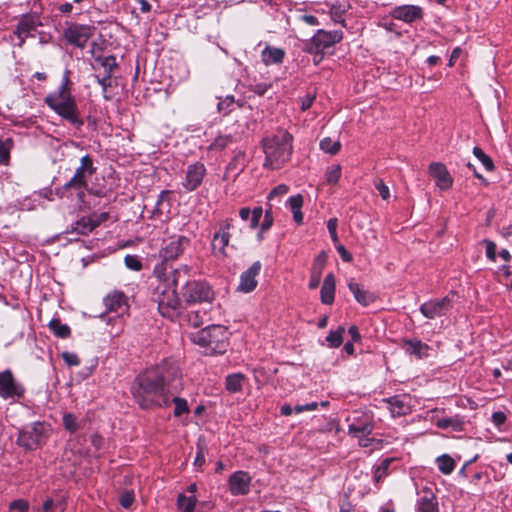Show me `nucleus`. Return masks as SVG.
I'll list each match as a JSON object with an SVG mask.
<instances>
[{
    "mask_svg": "<svg viewBox=\"0 0 512 512\" xmlns=\"http://www.w3.org/2000/svg\"><path fill=\"white\" fill-rule=\"evenodd\" d=\"M341 177V166L338 164L327 167L325 172L326 182L328 184H336Z\"/></svg>",
    "mask_w": 512,
    "mask_h": 512,
    "instance_id": "a18cd8bd",
    "label": "nucleus"
},
{
    "mask_svg": "<svg viewBox=\"0 0 512 512\" xmlns=\"http://www.w3.org/2000/svg\"><path fill=\"white\" fill-rule=\"evenodd\" d=\"M13 147V141L10 138L0 139V165H8L10 160V151Z\"/></svg>",
    "mask_w": 512,
    "mask_h": 512,
    "instance_id": "79ce46f5",
    "label": "nucleus"
},
{
    "mask_svg": "<svg viewBox=\"0 0 512 512\" xmlns=\"http://www.w3.org/2000/svg\"><path fill=\"white\" fill-rule=\"evenodd\" d=\"M321 291V301L324 304L330 305L333 303L335 298V290H320Z\"/></svg>",
    "mask_w": 512,
    "mask_h": 512,
    "instance_id": "680f3d73",
    "label": "nucleus"
},
{
    "mask_svg": "<svg viewBox=\"0 0 512 512\" xmlns=\"http://www.w3.org/2000/svg\"><path fill=\"white\" fill-rule=\"evenodd\" d=\"M229 332L222 325H211L192 335V341L205 349L206 355L226 352L229 345Z\"/></svg>",
    "mask_w": 512,
    "mask_h": 512,
    "instance_id": "0eeeda50",
    "label": "nucleus"
},
{
    "mask_svg": "<svg viewBox=\"0 0 512 512\" xmlns=\"http://www.w3.org/2000/svg\"><path fill=\"white\" fill-rule=\"evenodd\" d=\"M473 154L474 156L482 163V165L485 167L488 171L494 170V163L490 156L485 154V152L480 147H474L473 148Z\"/></svg>",
    "mask_w": 512,
    "mask_h": 512,
    "instance_id": "37998d69",
    "label": "nucleus"
},
{
    "mask_svg": "<svg viewBox=\"0 0 512 512\" xmlns=\"http://www.w3.org/2000/svg\"><path fill=\"white\" fill-rule=\"evenodd\" d=\"M451 299L449 296L444 297L441 300H431L421 305L420 311L427 318H435L443 314L450 303Z\"/></svg>",
    "mask_w": 512,
    "mask_h": 512,
    "instance_id": "6ab92c4d",
    "label": "nucleus"
},
{
    "mask_svg": "<svg viewBox=\"0 0 512 512\" xmlns=\"http://www.w3.org/2000/svg\"><path fill=\"white\" fill-rule=\"evenodd\" d=\"M342 39L343 32L340 30L326 31L319 29L311 39L304 43L303 50L313 55L314 63L318 64L324 55Z\"/></svg>",
    "mask_w": 512,
    "mask_h": 512,
    "instance_id": "6e6552de",
    "label": "nucleus"
},
{
    "mask_svg": "<svg viewBox=\"0 0 512 512\" xmlns=\"http://www.w3.org/2000/svg\"><path fill=\"white\" fill-rule=\"evenodd\" d=\"M320 149L330 155L337 154L341 149L340 141H334L330 137H325L320 141Z\"/></svg>",
    "mask_w": 512,
    "mask_h": 512,
    "instance_id": "a19ab883",
    "label": "nucleus"
},
{
    "mask_svg": "<svg viewBox=\"0 0 512 512\" xmlns=\"http://www.w3.org/2000/svg\"><path fill=\"white\" fill-rule=\"evenodd\" d=\"M94 27L90 25L69 23L63 31L65 41L77 48L84 49L93 36Z\"/></svg>",
    "mask_w": 512,
    "mask_h": 512,
    "instance_id": "9d476101",
    "label": "nucleus"
},
{
    "mask_svg": "<svg viewBox=\"0 0 512 512\" xmlns=\"http://www.w3.org/2000/svg\"><path fill=\"white\" fill-rule=\"evenodd\" d=\"M429 173L434 179H436V185L441 190H448L452 187L453 178L443 163H431L429 166Z\"/></svg>",
    "mask_w": 512,
    "mask_h": 512,
    "instance_id": "dca6fc26",
    "label": "nucleus"
},
{
    "mask_svg": "<svg viewBox=\"0 0 512 512\" xmlns=\"http://www.w3.org/2000/svg\"><path fill=\"white\" fill-rule=\"evenodd\" d=\"M436 463L440 472L445 475H449L455 468L454 460L447 454L437 457Z\"/></svg>",
    "mask_w": 512,
    "mask_h": 512,
    "instance_id": "4c0bfd02",
    "label": "nucleus"
},
{
    "mask_svg": "<svg viewBox=\"0 0 512 512\" xmlns=\"http://www.w3.org/2000/svg\"><path fill=\"white\" fill-rule=\"evenodd\" d=\"M374 185L383 200H387L390 197L389 187L384 183L382 179L376 180Z\"/></svg>",
    "mask_w": 512,
    "mask_h": 512,
    "instance_id": "5fc2aeb1",
    "label": "nucleus"
},
{
    "mask_svg": "<svg viewBox=\"0 0 512 512\" xmlns=\"http://www.w3.org/2000/svg\"><path fill=\"white\" fill-rule=\"evenodd\" d=\"M25 388L18 382L11 370L0 372V397L4 400L20 399L24 396Z\"/></svg>",
    "mask_w": 512,
    "mask_h": 512,
    "instance_id": "9b49d317",
    "label": "nucleus"
},
{
    "mask_svg": "<svg viewBox=\"0 0 512 512\" xmlns=\"http://www.w3.org/2000/svg\"><path fill=\"white\" fill-rule=\"evenodd\" d=\"M352 510H353V505L348 500V498L347 497L342 498L339 503V512H352Z\"/></svg>",
    "mask_w": 512,
    "mask_h": 512,
    "instance_id": "774afa93",
    "label": "nucleus"
},
{
    "mask_svg": "<svg viewBox=\"0 0 512 512\" xmlns=\"http://www.w3.org/2000/svg\"><path fill=\"white\" fill-rule=\"evenodd\" d=\"M97 168L94 165V160L91 155L86 154L80 159V165L76 168V171L72 178L66 182L62 187L56 188V194L61 198L65 197L67 192L71 189L80 191L78 196L82 198L84 196V189H87L89 194L96 196H104L105 194L98 189L88 188V178L91 177Z\"/></svg>",
    "mask_w": 512,
    "mask_h": 512,
    "instance_id": "423d86ee",
    "label": "nucleus"
},
{
    "mask_svg": "<svg viewBox=\"0 0 512 512\" xmlns=\"http://www.w3.org/2000/svg\"><path fill=\"white\" fill-rule=\"evenodd\" d=\"M337 225H338V220L336 218H331L327 222V229L329 231V234L331 236L333 243H335V244L339 243V239H338V235H337V231H336Z\"/></svg>",
    "mask_w": 512,
    "mask_h": 512,
    "instance_id": "6e6d98bb",
    "label": "nucleus"
},
{
    "mask_svg": "<svg viewBox=\"0 0 512 512\" xmlns=\"http://www.w3.org/2000/svg\"><path fill=\"white\" fill-rule=\"evenodd\" d=\"M298 19L299 21L309 26H317L320 24L318 18L314 15L302 14L298 17Z\"/></svg>",
    "mask_w": 512,
    "mask_h": 512,
    "instance_id": "052dcab7",
    "label": "nucleus"
},
{
    "mask_svg": "<svg viewBox=\"0 0 512 512\" xmlns=\"http://www.w3.org/2000/svg\"><path fill=\"white\" fill-rule=\"evenodd\" d=\"M45 438V426L41 422L26 425L19 431L17 442L26 450L38 448Z\"/></svg>",
    "mask_w": 512,
    "mask_h": 512,
    "instance_id": "1a4fd4ad",
    "label": "nucleus"
},
{
    "mask_svg": "<svg viewBox=\"0 0 512 512\" xmlns=\"http://www.w3.org/2000/svg\"><path fill=\"white\" fill-rule=\"evenodd\" d=\"M11 511L27 512L29 509V503L24 499H17L9 504Z\"/></svg>",
    "mask_w": 512,
    "mask_h": 512,
    "instance_id": "603ef678",
    "label": "nucleus"
},
{
    "mask_svg": "<svg viewBox=\"0 0 512 512\" xmlns=\"http://www.w3.org/2000/svg\"><path fill=\"white\" fill-rule=\"evenodd\" d=\"M95 224L93 222V218H81L80 220L76 221L73 226V231L77 232L78 234L82 235H88L90 232H92L95 229Z\"/></svg>",
    "mask_w": 512,
    "mask_h": 512,
    "instance_id": "c9c22d12",
    "label": "nucleus"
},
{
    "mask_svg": "<svg viewBox=\"0 0 512 512\" xmlns=\"http://www.w3.org/2000/svg\"><path fill=\"white\" fill-rule=\"evenodd\" d=\"M70 71L65 70L61 83L57 90L48 93L44 98V103L63 120L76 128L84 125L77 101L71 91Z\"/></svg>",
    "mask_w": 512,
    "mask_h": 512,
    "instance_id": "7ed1b4c3",
    "label": "nucleus"
},
{
    "mask_svg": "<svg viewBox=\"0 0 512 512\" xmlns=\"http://www.w3.org/2000/svg\"><path fill=\"white\" fill-rule=\"evenodd\" d=\"M349 421L348 434L352 437L361 436L362 434H371L374 430L373 416L369 413H358Z\"/></svg>",
    "mask_w": 512,
    "mask_h": 512,
    "instance_id": "ddd939ff",
    "label": "nucleus"
},
{
    "mask_svg": "<svg viewBox=\"0 0 512 512\" xmlns=\"http://www.w3.org/2000/svg\"><path fill=\"white\" fill-rule=\"evenodd\" d=\"M234 103V96L228 95L218 102L217 109L220 113L227 115L234 109Z\"/></svg>",
    "mask_w": 512,
    "mask_h": 512,
    "instance_id": "49530a36",
    "label": "nucleus"
},
{
    "mask_svg": "<svg viewBox=\"0 0 512 512\" xmlns=\"http://www.w3.org/2000/svg\"><path fill=\"white\" fill-rule=\"evenodd\" d=\"M435 425L439 429H451L460 432L463 430L464 421L458 415L437 419Z\"/></svg>",
    "mask_w": 512,
    "mask_h": 512,
    "instance_id": "a878e982",
    "label": "nucleus"
},
{
    "mask_svg": "<svg viewBox=\"0 0 512 512\" xmlns=\"http://www.w3.org/2000/svg\"><path fill=\"white\" fill-rule=\"evenodd\" d=\"M318 407V403L317 402H311V403H307V404H304V405H295L293 407V410H294V413L295 414H300L302 412H305V411H314L316 410Z\"/></svg>",
    "mask_w": 512,
    "mask_h": 512,
    "instance_id": "bf43d9fd",
    "label": "nucleus"
},
{
    "mask_svg": "<svg viewBox=\"0 0 512 512\" xmlns=\"http://www.w3.org/2000/svg\"><path fill=\"white\" fill-rule=\"evenodd\" d=\"M235 142H237V138L232 134H220L210 144L209 149L213 151H222Z\"/></svg>",
    "mask_w": 512,
    "mask_h": 512,
    "instance_id": "7c9ffc66",
    "label": "nucleus"
},
{
    "mask_svg": "<svg viewBox=\"0 0 512 512\" xmlns=\"http://www.w3.org/2000/svg\"><path fill=\"white\" fill-rule=\"evenodd\" d=\"M63 427L70 434L76 433L79 429H81L82 425L76 415L73 413H65L62 418Z\"/></svg>",
    "mask_w": 512,
    "mask_h": 512,
    "instance_id": "f704fd0d",
    "label": "nucleus"
},
{
    "mask_svg": "<svg viewBox=\"0 0 512 512\" xmlns=\"http://www.w3.org/2000/svg\"><path fill=\"white\" fill-rule=\"evenodd\" d=\"M50 330L58 338H68L71 334V329L67 324H63L60 319L53 318L48 324Z\"/></svg>",
    "mask_w": 512,
    "mask_h": 512,
    "instance_id": "2f4dec72",
    "label": "nucleus"
},
{
    "mask_svg": "<svg viewBox=\"0 0 512 512\" xmlns=\"http://www.w3.org/2000/svg\"><path fill=\"white\" fill-rule=\"evenodd\" d=\"M120 504L124 508H129L134 501V493L132 491H125L120 495Z\"/></svg>",
    "mask_w": 512,
    "mask_h": 512,
    "instance_id": "13d9d810",
    "label": "nucleus"
},
{
    "mask_svg": "<svg viewBox=\"0 0 512 512\" xmlns=\"http://www.w3.org/2000/svg\"><path fill=\"white\" fill-rule=\"evenodd\" d=\"M212 299L213 290H161L157 296L158 310L162 316L173 319L192 304Z\"/></svg>",
    "mask_w": 512,
    "mask_h": 512,
    "instance_id": "20e7f679",
    "label": "nucleus"
},
{
    "mask_svg": "<svg viewBox=\"0 0 512 512\" xmlns=\"http://www.w3.org/2000/svg\"><path fill=\"white\" fill-rule=\"evenodd\" d=\"M265 154L263 167L271 170L280 169L291 158L293 153V136L288 131H279L261 141Z\"/></svg>",
    "mask_w": 512,
    "mask_h": 512,
    "instance_id": "39448f33",
    "label": "nucleus"
},
{
    "mask_svg": "<svg viewBox=\"0 0 512 512\" xmlns=\"http://www.w3.org/2000/svg\"><path fill=\"white\" fill-rule=\"evenodd\" d=\"M245 380V375L242 373H233L229 374L225 378V387L226 390L230 393H238L243 388V382Z\"/></svg>",
    "mask_w": 512,
    "mask_h": 512,
    "instance_id": "c85d7f7f",
    "label": "nucleus"
},
{
    "mask_svg": "<svg viewBox=\"0 0 512 512\" xmlns=\"http://www.w3.org/2000/svg\"><path fill=\"white\" fill-rule=\"evenodd\" d=\"M390 16L395 20H400L411 24L423 19V9L417 5H400L390 11Z\"/></svg>",
    "mask_w": 512,
    "mask_h": 512,
    "instance_id": "4468645a",
    "label": "nucleus"
},
{
    "mask_svg": "<svg viewBox=\"0 0 512 512\" xmlns=\"http://www.w3.org/2000/svg\"><path fill=\"white\" fill-rule=\"evenodd\" d=\"M205 174H206V168L203 163L195 162V163L188 165L186 174H185V180L182 183L183 187L187 191L196 190L201 185Z\"/></svg>",
    "mask_w": 512,
    "mask_h": 512,
    "instance_id": "2eb2a0df",
    "label": "nucleus"
},
{
    "mask_svg": "<svg viewBox=\"0 0 512 512\" xmlns=\"http://www.w3.org/2000/svg\"><path fill=\"white\" fill-rule=\"evenodd\" d=\"M180 377L175 361L165 359L140 373L131 386V393L141 409L167 407L170 404L172 383Z\"/></svg>",
    "mask_w": 512,
    "mask_h": 512,
    "instance_id": "f257e3e1",
    "label": "nucleus"
},
{
    "mask_svg": "<svg viewBox=\"0 0 512 512\" xmlns=\"http://www.w3.org/2000/svg\"><path fill=\"white\" fill-rule=\"evenodd\" d=\"M285 58L282 48L267 45L261 52V60L266 65L281 64Z\"/></svg>",
    "mask_w": 512,
    "mask_h": 512,
    "instance_id": "5701e85b",
    "label": "nucleus"
},
{
    "mask_svg": "<svg viewBox=\"0 0 512 512\" xmlns=\"http://www.w3.org/2000/svg\"><path fill=\"white\" fill-rule=\"evenodd\" d=\"M263 214L262 207H255L252 211L248 207H243L239 210V216L242 220L250 219V228L255 229L258 227L260 219Z\"/></svg>",
    "mask_w": 512,
    "mask_h": 512,
    "instance_id": "bb28decb",
    "label": "nucleus"
},
{
    "mask_svg": "<svg viewBox=\"0 0 512 512\" xmlns=\"http://www.w3.org/2000/svg\"><path fill=\"white\" fill-rule=\"evenodd\" d=\"M228 482L233 495H245L250 490L251 477L245 471H236L229 477Z\"/></svg>",
    "mask_w": 512,
    "mask_h": 512,
    "instance_id": "f3484780",
    "label": "nucleus"
},
{
    "mask_svg": "<svg viewBox=\"0 0 512 512\" xmlns=\"http://www.w3.org/2000/svg\"><path fill=\"white\" fill-rule=\"evenodd\" d=\"M392 462V458H385L377 467H375L373 475L375 482H380L389 474V467Z\"/></svg>",
    "mask_w": 512,
    "mask_h": 512,
    "instance_id": "ea45409f",
    "label": "nucleus"
},
{
    "mask_svg": "<svg viewBox=\"0 0 512 512\" xmlns=\"http://www.w3.org/2000/svg\"><path fill=\"white\" fill-rule=\"evenodd\" d=\"M124 263L127 268L133 271H140L142 269V262L136 255H126L124 258Z\"/></svg>",
    "mask_w": 512,
    "mask_h": 512,
    "instance_id": "8fccbe9b",
    "label": "nucleus"
},
{
    "mask_svg": "<svg viewBox=\"0 0 512 512\" xmlns=\"http://www.w3.org/2000/svg\"><path fill=\"white\" fill-rule=\"evenodd\" d=\"M171 401L175 405L174 415L176 417H179V416L189 412L187 401L184 398L173 397Z\"/></svg>",
    "mask_w": 512,
    "mask_h": 512,
    "instance_id": "de8ad7c7",
    "label": "nucleus"
},
{
    "mask_svg": "<svg viewBox=\"0 0 512 512\" xmlns=\"http://www.w3.org/2000/svg\"><path fill=\"white\" fill-rule=\"evenodd\" d=\"M416 512H439V505L436 496L432 491L427 490L424 492L416 502Z\"/></svg>",
    "mask_w": 512,
    "mask_h": 512,
    "instance_id": "4be33fe9",
    "label": "nucleus"
},
{
    "mask_svg": "<svg viewBox=\"0 0 512 512\" xmlns=\"http://www.w3.org/2000/svg\"><path fill=\"white\" fill-rule=\"evenodd\" d=\"M111 77L112 76H109L108 74H103L102 77L96 76V81L101 86L102 92H103V97L106 100L111 99V97L109 95H107L108 88L112 87Z\"/></svg>",
    "mask_w": 512,
    "mask_h": 512,
    "instance_id": "09e8293b",
    "label": "nucleus"
},
{
    "mask_svg": "<svg viewBox=\"0 0 512 512\" xmlns=\"http://www.w3.org/2000/svg\"><path fill=\"white\" fill-rule=\"evenodd\" d=\"M61 357L69 367L80 365L79 357L75 353L65 351L61 354Z\"/></svg>",
    "mask_w": 512,
    "mask_h": 512,
    "instance_id": "864d4df0",
    "label": "nucleus"
},
{
    "mask_svg": "<svg viewBox=\"0 0 512 512\" xmlns=\"http://www.w3.org/2000/svg\"><path fill=\"white\" fill-rule=\"evenodd\" d=\"M260 270L261 263L259 261L254 262L249 269L242 273L238 288H256L258 284L256 276L259 275Z\"/></svg>",
    "mask_w": 512,
    "mask_h": 512,
    "instance_id": "393cba45",
    "label": "nucleus"
},
{
    "mask_svg": "<svg viewBox=\"0 0 512 512\" xmlns=\"http://www.w3.org/2000/svg\"><path fill=\"white\" fill-rule=\"evenodd\" d=\"M95 62L102 66L104 69V74H108L109 76H112L114 69L118 68L116 58L113 55L105 57L97 56L95 57Z\"/></svg>",
    "mask_w": 512,
    "mask_h": 512,
    "instance_id": "72a5a7b5",
    "label": "nucleus"
},
{
    "mask_svg": "<svg viewBox=\"0 0 512 512\" xmlns=\"http://www.w3.org/2000/svg\"><path fill=\"white\" fill-rule=\"evenodd\" d=\"M104 303L109 311L122 315L127 311V297L121 290H114L104 298Z\"/></svg>",
    "mask_w": 512,
    "mask_h": 512,
    "instance_id": "a211bd4d",
    "label": "nucleus"
},
{
    "mask_svg": "<svg viewBox=\"0 0 512 512\" xmlns=\"http://www.w3.org/2000/svg\"><path fill=\"white\" fill-rule=\"evenodd\" d=\"M190 243L189 238L180 235L172 237L170 241L160 250V256L164 262L156 265L154 274L165 288H172L182 286L185 288L188 285L187 269H173L165 262L174 260L179 257L185 247Z\"/></svg>",
    "mask_w": 512,
    "mask_h": 512,
    "instance_id": "f03ea898",
    "label": "nucleus"
},
{
    "mask_svg": "<svg viewBox=\"0 0 512 512\" xmlns=\"http://www.w3.org/2000/svg\"><path fill=\"white\" fill-rule=\"evenodd\" d=\"M197 503L195 495L186 496L180 494L177 499V504L182 512H193Z\"/></svg>",
    "mask_w": 512,
    "mask_h": 512,
    "instance_id": "58836bf2",
    "label": "nucleus"
},
{
    "mask_svg": "<svg viewBox=\"0 0 512 512\" xmlns=\"http://www.w3.org/2000/svg\"><path fill=\"white\" fill-rule=\"evenodd\" d=\"M404 346L406 352L415 355L418 359H424L429 357V351L431 348L418 339L405 340Z\"/></svg>",
    "mask_w": 512,
    "mask_h": 512,
    "instance_id": "b1692460",
    "label": "nucleus"
},
{
    "mask_svg": "<svg viewBox=\"0 0 512 512\" xmlns=\"http://www.w3.org/2000/svg\"><path fill=\"white\" fill-rule=\"evenodd\" d=\"M485 245H486V256L494 261L495 258H496V245L494 242L490 241V240H485Z\"/></svg>",
    "mask_w": 512,
    "mask_h": 512,
    "instance_id": "e2e57ef3",
    "label": "nucleus"
},
{
    "mask_svg": "<svg viewBox=\"0 0 512 512\" xmlns=\"http://www.w3.org/2000/svg\"><path fill=\"white\" fill-rule=\"evenodd\" d=\"M170 191L168 190H163L160 192L159 196H158V199H157V202H156V207H155V210L159 213H162L163 212V208H164V203L167 202V208H169L170 204H169V199H170Z\"/></svg>",
    "mask_w": 512,
    "mask_h": 512,
    "instance_id": "3c124183",
    "label": "nucleus"
},
{
    "mask_svg": "<svg viewBox=\"0 0 512 512\" xmlns=\"http://www.w3.org/2000/svg\"><path fill=\"white\" fill-rule=\"evenodd\" d=\"M218 226V230L213 235L211 246L215 255L225 257L227 255L225 249L231 237L230 230L234 229L233 220L225 219Z\"/></svg>",
    "mask_w": 512,
    "mask_h": 512,
    "instance_id": "f8f14e48",
    "label": "nucleus"
},
{
    "mask_svg": "<svg viewBox=\"0 0 512 512\" xmlns=\"http://www.w3.org/2000/svg\"><path fill=\"white\" fill-rule=\"evenodd\" d=\"M289 191V187L285 184H280L278 185L277 187H275L269 194V199H273L275 196H278V195H284L286 193H288Z\"/></svg>",
    "mask_w": 512,
    "mask_h": 512,
    "instance_id": "69168bd1",
    "label": "nucleus"
},
{
    "mask_svg": "<svg viewBox=\"0 0 512 512\" xmlns=\"http://www.w3.org/2000/svg\"><path fill=\"white\" fill-rule=\"evenodd\" d=\"M36 22L32 16H23L16 25L14 34L18 37V46L22 47L27 37L31 36V33L36 30Z\"/></svg>",
    "mask_w": 512,
    "mask_h": 512,
    "instance_id": "412c9836",
    "label": "nucleus"
},
{
    "mask_svg": "<svg viewBox=\"0 0 512 512\" xmlns=\"http://www.w3.org/2000/svg\"><path fill=\"white\" fill-rule=\"evenodd\" d=\"M288 205L293 213V219L297 224H302L303 222V214L301 212V208L303 206V197L300 194L291 196L288 199Z\"/></svg>",
    "mask_w": 512,
    "mask_h": 512,
    "instance_id": "c756f323",
    "label": "nucleus"
},
{
    "mask_svg": "<svg viewBox=\"0 0 512 512\" xmlns=\"http://www.w3.org/2000/svg\"><path fill=\"white\" fill-rule=\"evenodd\" d=\"M370 434H362L361 436H356L358 439V444L360 447H370L375 441L374 438L369 437Z\"/></svg>",
    "mask_w": 512,
    "mask_h": 512,
    "instance_id": "338daca9",
    "label": "nucleus"
},
{
    "mask_svg": "<svg viewBox=\"0 0 512 512\" xmlns=\"http://www.w3.org/2000/svg\"><path fill=\"white\" fill-rule=\"evenodd\" d=\"M245 167V153L243 151H237L233 159L227 165V172H234L235 174L240 173Z\"/></svg>",
    "mask_w": 512,
    "mask_h": 512,
    "instance_id": "e433bc0d",
    "label": "nucleus"
},
{
    "mask_svg": "<svg viewBox=\"0 0 512 512\" xmlns=\"http://www.w3.org/2000/svg\"><path fill=\"white\" fill-rule=\"evenodd\" d=\"M336 250L344 262H350L352 260L351 253L348 252L342 244L337 243Z\"/></svg>",
    "mask_w": 512,
    "mask_h": 512,
    "instance_id": "0e129e2a",
    "label": "nucleus"
},
{
    "mask_svg": "<svg viewBox=\"0 0 512 512\" xmlns=\"http://www.w3.org/2000/svg\"><path fill=\"white\" fill-rule=\"evenodd\" d=\"M344 327L340 326L335 331H330L326 337L329 347L337 348L342 344V334L344 333Z\"/></svg>",
    "mask_w": 512,
    "mask_h": 512,
    "instance_id": "c03bdc74",
    "label": "nucleus"
},
{
    "mask_svg": "<svg viewBox=\"0 0 512 512\" xmlns=\"http://www.w3.org/2000/svg\"><path fill=\"white\" fill-rule=\"evenodd\" d=\"M273 214L271 206L265 211L264 220L261 223V232L268 231L273 225Z\"/></svg>",
    "mask_w": 512,
    "mask_h": 512,
    "instance_id": "4d7b16f0",
    "label": "nucleus"
},
{
    "mask_svg": "<svg viewBox=\"0 0 512 512\" xmlns=\"http://www.w3.org/2000/svg\"><path fill=\"white\" fill-rule=\"evenodd\" d=\"M355 300L363 306L373 303L378 295L374 290H351Z\"/></svg>",
    "mask_w": 512,
    "mask_h": 512,
    "instance_id": "473e14b6",
    "label": "nucleus"
},
{
    "mask_svg": "<svg viewBox=\"0 0 512 512\" xmlns=\"http://www.w3.org/2000/svg\"><path fill=\"white\" fill-rule=\"evenodd\" d=\"M382 402L387 404V408L393 418L405 416L411 412V407L403 396L395 395L383 399Z\"/></svg>",
    "mask_w": 512,
    "mask_h": 512,
    "instance_id": "aec40b11",
    "label": "nucleus"
},
{
    "mask_svg": "<svg viewBox=\"0 0 512 512\" xmlns=\"http://www.w3.org/2000/svg\"><path fill=\"white\" fill-rule=\"evenodd\" d=\"M325 265V255H319L312 266L309 288H317L321 281L322 271Z\"/></svg>",
    "mask_w": 512,
    "mask_h": 512,
    "instance_id": "cd10ccee",
    "label": "nucleus"
}]
</instances>
